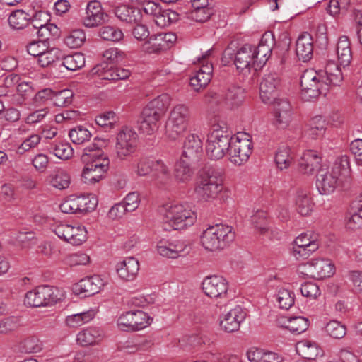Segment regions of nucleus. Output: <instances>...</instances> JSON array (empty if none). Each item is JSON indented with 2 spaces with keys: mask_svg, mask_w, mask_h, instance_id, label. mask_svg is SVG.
I'll return each instance as SVG.
<instances>
[{
  "mask_svg": "<svg viewBox=\"0 0 362 362\" xmlns=\"http://www.w3.org/2000/svg\"><path fill=\"white\" fill-rule=\"evenodd\" d=\"M280 78L277 74H265L259 84V95L262 101L266 104H272L279 99Z\"/></svg>",
  "mask_w": 362,
  "mask_h": 362,
  "instance_id": "nucleus-16",
  "label": "nucleus"
},
{
  "mask_svg": "<svg viewBox=\"0 0 362 362\" xmlns=\"http://www.w3.org/2000/svg\"><path fill=\"white\" fill-rule=\"evenodd\" d=\"M318 74L325 76V80L329 84V86H338L342 81L343 76L341 70L339 65L333 61L328 62L324 70H320L317 71Z\"/></svg>",
  "mask_w": 362,
  "mask_h": 362,
  "instance_id": "nucleus-34",
  "label": "nucleus"
},
{
  "mask_svg": "<svg viewBox=\"0 0 362 362\" xmlns=\"http://www.w3.org/2000/svg\"><path fill=\"white\" fill-rule=\"evenodd\" d=\"M187 249V245L182 240L168 242L160 240L157 245V251L163 257L177 258Z\"/></svg>",
  "mask_w": 362,
  "mask_h": 362,
  "instance_id": "nucleus-25",
  "label": "nucleus"
},
{
  "mask_svg": "<svg viewBox=\"0 0 362 362\" xmlns=\"http://www.w3.org/2000/svg\"><path fill=\"white\" fill-rule=\"evenodd\" d=\"M144 49L149 54H157L166 50V45L160 33L151 35L143 45Z\"/></svg>",
  "mask_w": 362,
  "mask_h": 362,
  "instance_id": "nucleus-44",
  "label": "nucleus"
},
{
  "mask_svg": "<svg viewBox=\"0 0 362 362\" xmlns=\"http://www.w3.org/2000/svg\"><path fill=\"white\" fill-rule=\"evenodd\" d=\"M293 157L291 154V149L287 146L279 148L276 156L275 162L277 167L281 169L288 168L293 163Z\"/></svg>",
  "mask_w": 362,
  "mask_h": 362,
  "instance_id": "nucleus-52",
  "label": "nucleus"
},
{
  "mask_svg": "<svg viewBox=\"0 0 362 362\" xmlns=\"http://www.w3.org/2000/svg\"><path fill=\"white\" fill-rule=\"evenodd\" d=\"M69 136L74 144L80 145L88 141L92 134L86 127L79 125L70 129Z\"/></svg>",
  "mask_w": 362,
  "mask_h": 362,
  "instance_id": "nucleus-50",
  "label": "nucleus"
},
{
  "mask_svg": "<svg viewBox=\"0 0 362 362\" xmlns=\"http://www.w3.org/2000/svg\"><path fill=\"white\" fill-rule=\"evenodd\" d=\"M21 353H37L42 349V342L36 337L30 336L22 340L18 346Z\"/></svg>",
  "mask_w": 362,
  "mask_h": 362,
  "instance_id": "nucleus-47",
  "label": "nucleus"
},
{
  "mask_svg": "<svg viewBox=\"0 0 362 362\" xmlns=\"http://www.w3.org/2000/svg\"><path fill=\"white\" fill-rule=\"evenodd\" d=\"M344 182L337 173L330 168H320L317 174L316 187L320 194L329 195Z\"/></svg>",
  "mask_w": 362,
  "mask_h": 362,
  "instance_id": "nucleus-12",
  "label": "nucleus"
},
{
  "mask_svg": "<svg viewBox=\"0 0 362 362\" xmlns=\"http://www.w3.org/2000/svg\"><path fill=\"white\" fill-rule=\"evenodd\" d=\"M257 61L252 52V45H244L235 53L234 64L240 71L249 72Z\"/></svg>",
  "mask_w": 362,
  "mask_h": 362,
  "instance_id": "nucleus-22",
  "label": "nucleus"
},
{
  "mask_svg": "<svg viewBox=\"0 0 362 362\" xmlns=\"http://www.w3.org/2000/svg\"><path fill=\"white\" fill-rule=\"evenodd\" d=\"M322 158L317 151L308 150L303 153L299 161V170L303 174L311 175L318 169Z\"/></svg>",
  "mask_w": 362,
  "mask_h": 362,
  "instance_id": "nucleus-26",
  "label": "nucleus"
},
{
  "mask_svg": "<svg viewBox=\"0 0 362 362\" xmlns=\"http://www.w3.org/2000/svg\"><path fill=\"white\" fill-rule=\"evenodd\" d=\"M296 53L298 59L304 62L312 58L313 45V38L310 34L305 33L298 37L296 45Z\"/></svg>",
  "mask_w": 362,
  "mask_h": 362,
  "instance_id": "nucleus-29",
  "label": "nucleus"
},
{
  "mask_svg": "<svg viewBox=\"0 0 362 362\" xmlns=\"http://www.w3.org/2000/svg\"><path fill=\"white\" fill-rule=\"evenodd\" d=\"M245 98V88L237 84H231L228 88V109L238 108L243 104Z\"/></svg>",
  "mask_w": 362,
  "mask_h": 362,
  "instance_id": "nucleus-35",
  "label": "nucleus"
},
{
  "mask_svg": "<svg viewBox=\"0 0 362 362\" xmlns=\"http://www.w3.org/2000/svg\"><path fill=\"white\" fill-rule=\"evenodd\" d=\"M109 159L95 160L90 164L86 165L82 172V180L86 184H94L99 182L107 172L109 167Z\"/></svg>",
  "mask_w": 362,
  "mask_h": 362,
  "instance_id": "nucleus-21",
  "label": "nucleus"
},
{
  "mask_svg": "<svg viewBox=\"0 0 362 362\" xmlns=\"http://www.w3.org/2000/svg\"><path fill=\"white\" fill-rule=\"evenodd\" d=\"M139 270V261L133 257H127L117 264V272L119 277L126 281L133 280Z\"/></svg>",
  "mask_w": 362,
  "mask_h": 362,
  "instance_id": "nucleus-28",
  "label": "nucleus"
},
{
  "mask_svg": "<svg viewBox=\"0 0 362 362\" xmlns=\"http://www.w3.org/2000/svg\"><path fill=\"white\" fill-rule=\"evenodd\" d=\"M251 223L257 233L262 235H267L269 228L267 223V214L263 211H258L251 217Z\"/></svg>",
  "mask_w": 362,
  "mask_h": 362,
  "instance_id": "nucleus-54",
  "label": "nucleus"
},
{
  "mask_svg": "<svg viewBox=\"0 0 362 362\" xmlns=\"http://www.w3.org/2000/svg\"><path fill=\"white\" fill-rule=\"evenodd\" d=\"M151 321L147 313L138 310L122 314L117 320V325L123 331H136L147 327Z\"/></svg>",
  "mask_w": 362,
  "mask_h": 362,
  "instance_id": "nucleus-10",
  "label": "nucleus"
},
{
  "mask_svg": "<svg viewBox=\"0 0 362 362\" xmlns=\"http://www.w3.org/2000/svg\"><path fill=\"white\" fill-rule=\"evenodd\" d=\"M107 21L108 15L104 11L100 1L93 0L87 4L85 16L82 19L83 24L86 28H95Z\"/></svg>",
  "mask_w": 362,
  "mask_h": 362,
  "instance_id": "nucleus-18",
  "label": "nucleus"
},
{
  "mask_svg": "<svg viewBox=\"0 0 362 362\" xmlns=\"http://www.w3.org/2000/svg\"><path fill=\"white\" fill-rule=\"evenodd\" d=\"M197 163H190L187 160L180 158L174 165L173 175L175 180L180 183L189 182L194 175L193 165Z\"/></svg>",
  "mask_w": 362,
  "mask_h": 362,
  "instance_id": "nucleus-30",
  "label": "nucleus"
},
{
  "mask_svg": "<svg viewBox=\"0 0 362 362\" xmlns=\"http://www.w3.org/2000/svg\"><path fill=\"white\" fill-rule=\"evenodd\" d=\"M296 351L304 359L315 360L324 355V351L319 344L308 339H304L297 343Z\"/></svg>",
  "mask_w": 362,
  "mask_h": 362,
  "instance_id": "nucleus-27",
  "label": "nucleus"
},
{
  "mask_svg": "<svg viewBox=\"0 0 362 362\" xmlns=\"http://www.w3.org/2000/svg\"><path fill=\"white\" fill-rule=\"evenodd\" d=\"M226 123L222 122L213 125V130L208 136L206 153L212 160H219L224 157L226 146V135L223 130Z\"/></svg>",
  "mask_w": 362,
  "mask_h": 362,
  "instance_id": "nucleus-7",
  "label": "nucleus"
},
{
  "mask_svg": "<svg viewBox=\"0 0 362 362\" xmlns=\"http://www.w3.org/2000/svg\"><path fill=\"white\" fill-rule=\"evenodd\" d=\"M337 53L341 66H347L352 59L351 44L348 37H339L337 45Z\"/></svg>",
  "mask_w": 362,
  "mask_h": 362,
  "instance_id": "nucleus-39",
  "label": "nucleus"
},
{
  "mask_svg": "<svg viewBox=\"0 0 362 362\" xmlns=\"http://www.w3.org/2000/svg\"><path fill=\"white\" fill-rule=\"evenodd\" d=\"M246 313L240 306H236L228 313V332H236L245 320Z\"/></svg>",
  "mask_w": 362,
  "mask_h": 362,
  "instance_id": "nucleus-41",
  "label": "nucleus"
},
{
  "mask_svg": "<svg viewBox=\"0 0 362 362\" xmlns=\"http://www.w3.org/2000/svg\"><path fill=\"white\" fill-rule=\"evenodd\" d=\"M115 66L107 63H100L91 70L93 75H97L102 80L115 81Z\"/></svg>",
  "mask_w": 362,
  "mask_h": 362,
  "instance_id": "nucleus-55",
  "label": "nucleus"
},
{
  "mask_svg": "<svg viewBox=\"0 0 362 362\" xmlns=\"http://www.w3.org/2000/svg\"><path fill=\"white\" fill-rule=\"evenodd\" d=\"M275 299L279 308L288 310L294 304L295 294L291 290L281 288L278 290Z\"/></svg>",
  "mask_w": 362,
  "mask_h": 362,
  "instance_id": "nucleus-45",
  "label": "nucleus"
},
{
  "mask_svg": "<svg viewBox=\"0 0 362 362\" xmlns=\"http://www.w3.org/2000/svg\"><path fill=\"white\" fill-rule=\"evenodd\" d=\"M61 55V51L57 48L47 49L38 57V63L42 67H47L56 60L59 59Z\"/></svg>",
  "mask_w": 362,
  "mask_h": 362,
  "instance_id": "nucleus-61",
  "label": "nucleus"
},
{
  "mask_svg": "<svg viewBox=\"0 0 362 362\" xmlns=\"http://www.w3.org/2000/svg\"><path fill=\"white\" fill-rule=\"evenodd\" d=\"M73 93L69 89H64L57 92L53 90L52 103L57 107H65L72 103Z\"/></svg>",
  "mask_w": 362,
  "mask_h": 362,
  "instance_id": "nucleus-59",
  "label": "nucleus"
},
{
  "mask_svg": "<svg viewBox=\"0 0 362 362\" xmlns=\"http://www.w3.org/2000/svg\"><path fill=\"white\" fill-rule=\"evenodd\" d=\"M62 297V292L58 288L40 286L27 292L24 303L33 308L48 306L56 303Z\"/></svg>",
  "mask_w": 362,
  "mask_h": 362,
  "instance_id": "nucleus-5",
  "label": "nucleus"
},
{
  "mask_svg": "<svg viewBox=\"0 0 362 362\" xmlns=\"http://www.w3.org/2000/svg\"><path fill=\"white\" fill-rule=\"evenodd\" d=\"M301 274L313 279H324L332 276L335 272V267L329 259H312L298 267Z\"/></svg>",
  "mask_w": 362,
  "mask_h": 362,
  "instance_id": "nucleus-8",
  "label": "nucleus"
},
{
  "mask_svg": "<svg viewBox=\"0 0 362 362\" xmlns=\"http://www.w3.org/2000/svg\"><path fill=\"white\" fill-rule=\"evenodd\" d=\"M99 35L105 40L119 42L124 37L122 30L113 26H103L100 29Z\"/></svg>",
  "mask_w": 362,
  "mask_h": 362,
  "instance_id": "nucleus-58",
  "label": "nucleus"
},
{
  "mask_svg": "<svg viewBox=\"0 0 362 362\" xmlns=\"http://www.w3.org/2000/svg\"><path fill=\"white\" fill-rule=\"evenodd\" d=\"M330 169L337 173L339 176L346 181L350 175L349 157L347 155L338 157Z\"/></svg>",
  "mask_w": 362,
  "mask_h": 362,
  "instance_id": "nucleus-49",
  "label": "nucleus"
},
{
  "mask_svg": "<svg viewBox=\"0 0 362 362\" xmlns=\"http://www.w3.org/2000/svg\"><path fill=\"white\" fill-rule=\"evenodd\" d=\"M327 123L321 116L313 117L310 122V127L308 130V135L312 139H317L323 136L325 133Z\"/></svg>",
  "mask_w": 362,
  "mask_h": 362,
  "instance_id": "nucleus-48",
  "label": "nucleus"
},
{
  "mask_svg": "<svg viewBox=\"0 0 362 362\" xmlns=\"http://www.w3.org/2000/svg\"><path fill=\"white\" fill-rule=\"evenodd\" d=\"M210 54L211 50H208L198 58V62L201 67L194 73V76L190 77L189 84L197 92L204 88L211 80L213 66L208 61Z\"/></svg>",
  "mask_w": 362,
  "mask_h": 362,
  "instance_id": "nucleus-13",
  "label": "nucleus"
},
{
  "mask_svg": "<svg viewBox=\"0 0 362 362\" xmlns=\"http://www.w3.org/2000/svg\"><path fill=\"white\" fill-rule=\"evenodd\" d=\"M152 172L153 173V178L158 183L165 185L170 182L171 178L170 170L162 160H156Z\"/></svg>",
  "mask_w": 362,
  "mask_h": 362,
  "instance_id": "nucleus-46",
  "label": "nucleus"
},
{
  "mask_svg": "<svg viewBox=\"0 0 362 362\" xmlns=\"http://www.w3.org/2000/svg\"><path fill=\"white\" fill-rule=\"evenodd\" d=\"M166 222L173 230H182L192 226L196 220V214L187 203H174L166 208Z\"/></svg>",
  "mask_w": 362,
  "mask_h": 362,
  "instance_id": "nucleus-4",
  "label": "nucleus"
},
{
  "mask_svg": "<svg viewBox=\"0 0 362 362\" xmlns=\"http://www.w3.org/2000/svg\"><path fill=\"white\" fill-rule=\"evenodd\" d=\"M282 326L291 332L300 334L304 332L309 326V320L301 316L293 317H282L281 319Z\"/></svg>",
  "mask_w": 362,
  "mask_h": 362,
  "instance_id": "nucleus-37",
  "label": "nucleus"
},
{
  "mask_svg": "<svg viewBox=\"0 0 362 362\" xmlns=\"http://www.w3.org/2000/svg\"><path fill=\"white\" fill-rule=\"evenodd\" d=\"M226 230L223 225L210 226L200 237L202 245L210 252L222 250L226 246Z\"/></svg>",
  "mask_w": 362,
  "mask_h": 362,
  "instance_id": "nucleus-9",
  "label": "nucleus"
},
{
  "mask_svg": "<svg viewBox=\"0 0 362 362\" xmlns=\"http://www.w3.org/2000/svg\"><path fill=\"white\" fill-rule=\"evenodd\" d=\"M18 327L19 321L17 317L11 316L3 318L0 320V334H11L18 329Z\"/></svg>",
  "mask_w": 362,
  "mask_h": 362,
  "instance_id": "nucleus-62",
  "label": "nucleus"
},
{
  "mask_svg": "<svg viewBox=\"0 0 362 362\" xmlns=\"http://www.w3.org/2000/svg\"><path fill=\"white\" fill-rule=\"evenodd\" d=\"M103 332L97 327H89L80 332L77 335V342L87 346L98 343L102 339Z\"/></svg>",
  "mask_w": 362,
  "mask_h": 362,
  "instance_id": "nucleus-36",
  "label": "nucleus"
},
{
  "mask_svg": "<svg viewBox=\"0 0 362 362\" xmlns=\"http://www.w3.org/2000/svg\"><path fill=\"white\" fill-rule=\"evenodd\" d=\"M317 238L311 233L300 234L294 240L293 253L297 258H307L319 248Z\"/></svg>",
  "mask_w": 362,
  "mask_h": 362,
  "instance_id": "nucleus-17",
  "label": "nucleus"
},
{
  "mask_svg": "<svg viewBox=\"0 0 362 362\" xmlns=\"http://www.w3.org/2000/svg\"><path fill=\"white\" fill-rule=\"evenodd\" d=\"M171 102V97L163 93L151 100L143 109L139 117L140 130L148 135L157 131L159 122L165 115Z\"/></svg>",
  "mask_w": 362,
  "mask_h": 362,
  "instance_id": "nucleus-1",
  "label": "nucleus"
},
{
  "mask_svg": "<svg viewBox=\"0 0 362 362\" xmlns=\"http://www.w3.org/2000/svg\"><path fill=\"white\" fill-rule=\"evenodd\" d=\"M94 317L93 310L82 312L67 316L66 318V324L69 327H77L88 322Z\"/></svg>",
  "mask_w": 362,
  "mask_h": 362,
  "instance_id": "nucleus-53",
  "label": "nucleus"
},
{
  "mask_svg": "<svg viewBox=\"0 0 362 362\" xmlns=\"http://www.w3.org/2000/svg\"><path fill=\"white\" fill-rule=\"evenodd\" d=\"M49 151L57 158L67 160L71 157L73 149L71 145L66 142L55 141L49 144Z\"/></svg>",
  "mask_w": 362,
  "mask_h": 362,
  "instance_id": "nucleus-43",
  "label": "nucleus"
},
{
  "mask_svg": "<svg viewBox=\"0 0 362 362\" xmlns=\"http://www.w3.org/2000/svg\"><path fill=\"white\" fill-rule=\"evenodd\" d=\"M296 209L301 216H308L313 211V203L305 189H298L293 194Z\"/></svg>",
  "mask_w": 362,
  "mask_h": 362,
  "instance_id": "nucleus-32",
  "label": "nucleus"
},
{
  "mask_svg": "<svg viewBox=\"0 0 362 362\" xmlns=\"http://www.w3.org/2000/svg\"><path fill=\"white\" fill-rule=\"evenodd\" d=\"M223 178L216 175L202 177L195 188V193L200 200L214 199L222 191Z\"/></svg>",
  "mask_w": 362,
  "mask_h": 362,
  "instance_id": "nucleus-14",
  "label": "nucleus"
},
{
  "mask_svg": "<svg viewBox=\"0 0 362 362\" xmlns=\"http://www.w3.org/2000/svg\"><path fill=\"white\" fill-rule=\"evenodd\" d=\"M202 289L209 297H220L226 294V285L222 276H211L204 279L202 282Z\"/></svg>",
  "mask_w": 362,
  "mask_h": 362,
  "instance_id": "nucleus-24",
  "label": "nucleus"
},
{
  "mask_svg": "<svg viewBox=\"0 0 362 362\" xmlns=\"http://www.w3.org/2000/svg\"><path fill=\"white\" fill-rule=\"evenodd\" d=\"M301 95L305 100L326 95L330 86L325 80V76L313 69L305 70L300 78Z\"/></svg>",
  "mask_w": 362,
  "mask_h": 362,
  "instance_id": "nucleus-2",
  "label": "nucleus"
},
{
  "mask_svg": "<svg viewBox=\"0 0 362 362\" xmlns=\"http://www.w3.org/2000/svg\"><path fill=\"white\" fill-rule=\"evenodd\" d=\"M115 14L120 21L129 24L140 23L142 18L140 9L127 5L116 7Z\"/></svg>",
  "mask_w": 362,
  "mask_h": 362,
  "instance_id": "nucleus-31",
  "label": "nucleus"
},
{
  "mask_svg": "<svg viewBox=\"0 0 362 362\" xmlns=\"http://www.w3.org/2000/svg\"><path fill=\"white\" fill-rule=\"evenodd\" d=\"M137 134L128 128L120 131L117 136L115 146L117 157L124 160L133 153L137 148Z\"/></svg>",
  "mask_w": 362,
  "mask_h": 362,
  "instance_id": "nucleus-15",
  "label": "nucleus"
},
{
  "mask_svg": "<svg viewBox=\"0 0 362 362\" xmlns=\"http://www.w3.org/2000/svg\"><path fill=\"white\" fill-rule=\"evenodd\" d=\"M271 34L266 33L263 35L258 46L252 45V52L255 55L257 63L264 64L268 59L272 52Z\"/></svg>",
  "mask_w": 362,
  "mask_h": 362,
  "instance_id": "nucleus-33",
  "label": "nucleus"
},
{
  "mask_svg": "<svg viewBox=\"0 0 362 362\" xmlns=\"http://www.w3.org/2000/svg\"><path fill=\"white\" fill-rule=\"evenodd\" d=\"M117 120L118 117L113 111L105 112L95 117L96 124L106 132L113 129Z\"/></svg>",
  "mask_w": 362,
  "mask_h": 362,
  "instance_id": "nucleus-56",
  "label": "nucleus"
},
{
  "mask_svg": "<svg viewBox=\"0 0 362 362\" xmlns=\"http://www.w3.org/2000/svg\"><path fill=\"white\" fill-rule=\"evenodd\" d=\"M79 214L93 210L96 206V200L92 194L76 196Z\"/></svg>",
  "mask_w": 362,
  "mask_h": 362,
  "instance_id": "nucleus-64",
  "label": "nucleus"
},
{
  "mask_svg": "<svg viewBox=\"0 0 362 362\" xmlns=\"http://www.w3.org/2000/svg\"><path fill=\"white\" fill-rule=\"evenodd\" d=\"M156 160L148 157H141L135 165V173L139 176H146L153 170Z\"/></svg>",
  "mask_w": 362,
  "mask_h": 362,
  "instance_id": "nucleus-60",
  "label": "nucleus"
},
{
  "mask_svg": "<svg viewBox=\"0 0 362 362\" xmlns=\"http://www.w3.org/2000/svg\"><path fill=\"white\" fill-rule=\"evenodd\" d=\"M31 21L30 16L23 10L13 11L8 19L9 25L16 30L23 29Z\"/></svg>",
  "mask_w": 362,
  "mask_h": 362,
  "instance_id": "nucleus-42",
  "label": "nucleus"
},
{
  "mask_svg": "<svg viewBox=\"0 0 362 362\" xmlns=\"http://www.w3.org/2000/svg\"><path fill=\"white\" fill-rule=\"evenodd\" d=\"M103 286V280L99 276L95 275L80 280L74 285L73 290L78 294L83 293L88 296L98 293Z\"/></svg>",
  "mask_w": 362,
  "mask_h": 362,
  "instance_id": "nucleus-23",
  "label": "nucleus"
},
{
  "mask_svg": "<svg viewBox=\"0 0 362 362\" xmlns=\"http://www.w3.org/2000/svg\"><path fill=\"white\" fill-rule=\"evenodd\" d=\"M252 151L251 137L245 132H238L232 136L228 144V156L231 163L241 165L246 163Z\"/></svg>",
  "mask_w": 362,
  "mask_h": 362,
  "instance_id": "nucleus-3",
  "label": "nucleus"
},
{
  "mask_svg": "<svg viewBox=\"0 0 362 362\" xmlns=\"http://www.w3.org/2000/svg\"><path fill=\"white\" fill-rule=\"evenodd\" d=\"M190 117L189 107L183 104H179L173 107L166 122V133L172 139L185 132L188 126Z\"/></svg>",
  "mask_w": 362,
  "mask_h": 362,
  "instance_id": "nucleus-6",
  "label": "nucleus"
},
{
  "mask_svg": "<svg viewBox=\"0 0 362 362\" xmlns=\"http://www.w3.org/2000/svg\"><path fill=\"white\" fill-rule=\"evenodd\" d=\"M53 232L60 238L73 245H80L87 239V231L83 226L66 223L56 224Z\"/></svg>",
  "mask_w": 362,
  "mask_h": 362,
  "instance_id": "nucleus-11",
  "label": "nucleus"
},
{
  "mask_svg": "<svg viewBox=\"0 0 362 362\" xmlns=\"http://www.w3.org/2000/svg\"><path fill=\"white\" fill-rule=\"evenodd\" d=\"M47 183L59 190L65 189L70 185L69 175L62 169H57L50 173L46 178Z\"/></svg>",
  "mask_w": 362,
  "mask_h": 362,
  "instance_id": "nucleus-38",
  "label": "nucleus"
},
{
  "mask_svg": "<svg viewBox=\"0 0 362 362\" xmlns=\"http://www.w3.org/2000/svg\"><path fill=\"white\" fill-rule=\"evenodd\" d=\"M326 333L334 339H342L346 334V328L340 322L331 320L325 327Z\"/></svg>",
  "mask_w": 362,
  "mask_h": 362,
  "instance_id": "nucleus-57",
  "label": "nucleus"
},
{
  "mask_svg": "<svg viewBox=\"0 0 362 362\" xmlns=\"http://www.w3.org/2000/svg\"><path fill=\"white\" fill-rule=\"evenodd\" d=\"M62 64L70 71L81 69L85 66L84 54L81 52H76L67 55L63 58Z\"/></svg>",
  "mask_w": 362,
  "mask_h": 362,
  "instance_id": "nucleus-51",
  "label": "nucleus"
},
{
  "mask_svg": "<svg viewBox=\"0 0 362 362\" xmlns=\"http://www.w3.org/2000/svg\"><path fill=\"white\" fill-rule=\"evenodd\" d=\"M274 103L272 124L278 129H286L292 120L290 103L284 99L278 100Z\"/></svg>",
  "mask_w": 362,
  "mask_h": 362,
  "instance_id": "nucleus-19",
  "label": "nucleus"
},
{
  "mask_svg": "<svg viewBox=\"0 0 362 362\" xmlns=\"http://www.w3.org/2000/svg\"><path fill=\"white\" fill-rule=\"evenodd\" d=\"M85 40L86 35L83 30H75L65 37L64 42L71 48H78L83 44Z\"/></svg>",
  "mask_w": 362,
  "mask_h": 362,
  "instance_id": "nucleus-63",
  "label": "nucleus"
},
{
  "mask_svg": "<svg viewBox=\"0 0 362 362\" xmlns=\"http://www.w3.org/2000/svg\"><path fill=\"white\" fill-rule=\"evenodd\" d=\"M104 158L103 151L101 147L96 143L93 142L83 148L81 155V160L85 164H90L95 160H103Z\"/></svg>",
  "mask_w": 362,
  "mask_h": 362,
  "instance_id": "nucleus-40",
  "label": "nucleus"
},
{
  "mask_svg": "<svg viewBox=\"0 0 362 362\" xmlns=\"http://www.w3.org/2000/svg\"><path fill=\"white\" fill-rule=\"evenodd\" d=\"M203 156L202 141L195 134L188 135L183 144L182 158L190 163H198Z\"/></svg>",
  "mask_w": 362,
  "mask_h": 362,
  "instance_id": "nucleus-20",
  "label": "nucleus"
}]
</instances>
